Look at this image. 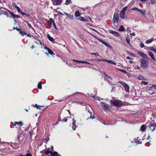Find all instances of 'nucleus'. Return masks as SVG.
<instances>
[{"label": "nucleus", "instance_id": "f257e3e1", "mask_svg": "<svg viewBox=\"0 0 156 156\" xmlns=\"http://www.w3.org/2000/svg\"><path fill=\"white\" fill-rule=\"evenodd\" d=\"M132 5V2L130 3L127 5L123 7L119 13L120 17L122 20H124L125 17V12L128 7H131Z\"/></svg>", "mask_w": 156, "mask_h": 156}, {"label": "nucleus", "instance_id": "f03ea898", "mask_svg": "<svg viewBox=\"0 0 156 156\" xmlns=\"http://www.w3.org/2000/svg\"><path fill=\"white\" fill-rule=\"evenodd\" d=\"M140 66L141 67L144 69H146L148 68L149 62L146 60L141 58L140 59Z\"/></svg>", "mask_w": 156, "mask_h": 156}, {"label": "nucleus", "instance_id": "7ed1b4c3", "mask_svg": "<svg viewBox=\"0 0 156 156\" xmlns=\"http://www.w3.org/2000/svg\"><path fill=\"white\" fill-rule=\"evenodd\" d=\"M111 104H112L114 106L120 107L122 105V102L119 100H110L109 101Z\"/></svg>", "mask_w": 156, "mask_h": 156}, {"label": "nucleus", "instance_id": "20e7f679", "mask_svg": "<svg viewBox=\"0 0 156 156\" xmlns=\"http://www.w3.org/2000/svg\"><path fill=\"white\" fill-rule=\"evenodd\" d=\"M100 105L102 108L106 110H109L112 108V106L111 105L102 102H101Z\"/></svg>", "mask_w": 156, "mask_h": 156}, {"label": "nucleus", "instance_id": "39448f33", "mask_svg": "<svg viewBox=\"0 0 156 156\" xmlns=\"http://www.w3.org/2000/svg\"><path fill=\"white\" fill-rule=\"evenodd\" d=\"M152 120L151 121L150 125L148 127L149 128H151L152 127H155L156 126V118L153 117V119L151 118Z\"/></svg>", "mask_w": 156, "mask_h": 156}, {"label": "nucleus", "instance_id": "423d86ee", "mask_svg": "<svg viewBox=\"0 0 156 156\" xmlns=\"http://www.w3.org/2000/svg\"><path fill=\"white\" fill-rule=\"evenodd\" d=\"M119 18L118 13L114 14L113 17V21L114 24L118 23L119 22Z\"/></svg>", "mask_w": 156, "mask_h": 156}, {"label": "nucleus", "instance_id": "0eeeda50", "mask_svg": "<svg viewBox=\"0 0 156 156\" xmlns=\"http://www.w3.org/2000/svg\"><path fill=\"white\" fill-rule=\"evenodd\" d=\"M119 83H120L124 87L125 90L126 92H129V87L128 84L121 81H119Z\"/></svg>", "mask_w": 156, "mask_h": 156}, {"label": "nucleus", "instance_id": "6e6552de", "mask_svg": "<svg viewBox=\"0 0 156 156\" xmlns=\"http://www.w3.org/2000/svg\"><path fill=\"white\" fill-rule=\"evenodd\" d=\"M53 4L54 5H57L61 4L62 2V0H51Z\"/></svg>", "mask_w": 156, "mask_h": 156}, {"label": "nucleus", "instance_id": "1a4fd4ad", "mask_svg": "<svg viewBox=\"0 0 156 156\" xmlns=\"http://www.w3.org/2000/svg\"><path fill=\"white\" fill-rule=\"evenodd\" d=\"M44 49L47 50V51H48V53H47L46 52L45 53V54L46 55H48V54H50L51 55H53L54 54V53L53 52V51L51 50L49 48H47L46 46H44Z\"/></svg>", "mask_w": 156, "mask_h": 156}, {"label": "nucleus", "instance_id": "9d476101", "mask_svg": "<svg viewBox=\"0 0 156 156\" xmlns=\"http://www.w3.org/2000/svg\"><path fill=\"white\" fill-rule=\"evenodd\" d=\"M109 31L110 33L113 34L114 36H115L118 37H119L120 36L118 32L115 31L110 30H109Z\"/></svg>", "mask_w": 156, "mask_h": 156}, {"label": "nucleus", "instance_id": "9b49d317", "mask_svg": "<svg viewBox=\"0 0 156 156\" xmlns=\"http://www.w3.org/2000/svg\"><path fill=\"white\" fill-rule=\"evenodd\" d=\"M137 53L144 58H147V55L141 51H138L137 52Z\"/></svg>", "mask_w": 156, "mask_h": 156}, {"label": "nucleus", "instance_id": "f8f14e48", "mask_svg": "<svg viewBox=\"0 0 156 156\" xmlns=\"http://www.w3.org/2000/svg\"><path fill=\"white\" fill-rule=\"evenodd\" d=\"M138 11L140 12L142 16H144L145 15L146 11L145 9H143L141 10L139 9H138Z\"/></svg>", "mask_w": 156, "mask_h": 156}, {"label": "nucleus", "instance_id": "ddd939ff", "mask_svg": "<svg viewBox=\"0 0 156 156\" xmlns=\"http://www.w3.org/2000/svg\"><path fill=\"white\" fill-rule=\"evenodd\" d=\"M148 53L149 55L151 57V58L154 61H156V59L153 53L151 51H148Z\"/></svg>", "mask_w": 156, "mask_h": 156}, {"label": "nucleus", "instance_id": "4468645a", "mask_svg": "<svg viewBox=\"0 0 156 156\" xmlns=\"http://www.w3.org/2000/svg\"><path fill=\"white\" fill-rule=\"evenodd\" d=\"M146 127L147 126L146 125H143L141 126L140 130L141 131H144L146 129Z\"/></svg>", "mask_w": 156, "mask_h": 156}, {"label": "nucleus", "instance_id": "2eb2a0df", "mask_svg": "<svg viewBox=\"0 0 156 156\" xmlns=\"http://www.w3.org/2000/svg\"><path fill=\"white\" fill-rule=\"evenodd\" d=\"M54 21L52 18H50L49 20L47 22L48 24L50 26H51L52 24L54 23Z\"/></svg>", "mask_w": 156, "mask_h": 156}, {"label": "nucleus", "instance_id": "dca6fc26", "mask_svg": "<svg viewBox=\"0 0 156 156\" xmlns=\"http://www.w3.org/2000/svg\"><path fill=\"white\" fill-rule=\"evenodd\" d=\"M100 41L103 44H104L106 46L109 47H110V45L108 43L106 42L103 41V40H100Z\"/></svg>", "mask_w": 156, "mask_h": 156}, {"label": "nucleus", "instance_id": "f3484780", "mask_svg": "<svg viewBox=\"0 0 156 156\" xmlns=\"http://www.w3.org/2000/svg\"><path fill=\"white\" fill-rule=\"evenodd\" d=\"M78 19L80 21H87V20L84 17L80 16L78 18Z\"/></svg>", "mask_w": 156, "mask_h": 156}, {"label": "nucleus", "instance_id": "a211bd4d", "mask_svg": "<svg viewBox=\"0 0 156 156\" xmlns=\"http://www.w3.org/2000/svg\"><path fill=\"white\" fill-rule=\"evenodd\" d=\"M73 60L74 61L76 62H81L82 63H87V64H90V63H89V62H87L86 61H78L77 60H74V59H73Z\"/></svg>", "mask_w": 156, "mask_h": 156}, {"label": "nucleus", "instance_id": "6ab92c4d", "mask_svg": "<svg viewBox=\"0 0 156 156\" xmlns=\"http://www.w3.org/2000/svg\"><path fill=\"white\" fill-rule=\"evenodd\" d=\"M17 124L19 125H20L21 126H22L23 125V123L21 122H15L14 123V126H13V127H12V128L14 127V126H16Z\"/></svg>", "mask_w": 156, "mask_h": 156}, {"label": "nucleus", "instance_id": "aec40b11", "mask_svg": "<svg viewBox=\"0 0 156 156\" xmlns=\"http://www.w3.org/2000/svg\"><path fill=\"white\" fill-rule=\"evenodd\" d=\"M105 75L106 76L105 77V79L108 82V83H109L110 81V80H112L111 77L108 76L106 74H105Z\"/></svg>", "mask_w": 156, "mask_h": 156}, {"label": "nucleus", "instance_id": "412c9836", "mask_svg": "<svg viewBox=\"0 0 156 156\" xmlns=\"http://www.w3.org/2000/svg\"><path fill=\"white\" fill-rule=\"evenodd\" d=\"M47 36L48 37V39L51 41L53 42L54 41V39L51 37L49 34H47Z\"/></svg>", "mask_w": 156, "mask_h": 156}, {"label": "nucleus", "instance_id": "4be33fe9", "mask_svg": "<svg viewBox=\"0 0 156 156\" xmlns=\"http://www.w3.org/2000/svg\"><path fill=\"white\" fill-rule=\"evenodd\" d=\"M51 154L52 156H58V154L57 152L54 151L53 152H51Z\"/></svg>", "mask_w": 156, "mask_h": 156}, {"label": "nucleus", "instance_id": "5701e85b", "mask_svg": "<svg viewBox=\"0 0 156 156\" xmlns=\"http://www.w3.org/2000/svg\"><path fill=\"white\" fill-rule=\"evenodd\" d=\"M148 49L149 50H151L156 52V48H155L153 46L148 47Z\"/></svg>", "mask_w": 156, "mask_h": 156}, {"label": "nucleus", "instance_id": "b1692460", "mask_svg": "<svg viewBox=\"0 0 156 156\" xmlns=\"http://www.w3.org/2000/svg\"><path fill=\"white\" fill-rule=\"evenodd\" d=\"M154 40L153 38H151V39H149L146 41V43L147 44H149L151 43Z\"/></svg>", "mask_w": 156, "mask_h": 156}, {"label": "nucleus", "instance_id": "393cba45", "mask_svg": "<svg viewBox=\"0 0 156 156\" xmlns=\"http://www.w3.org/2000/svg\"><path fill=\"white\" fill-rule=\"evenodd\" d=\"M119 30L121 31H124V27L122 25H121L119 29Z\"/></svg>", "mask_w": 156, "mask_h": 156}, {"label": "nucleus", "instance_id": "a878e982", "mask_svg": "<svg viewBox=\"0 0 156 156\" xmlns=\"http://www.w3.org/2000/svg\"><path fill=\"white\" fill-rule=\"evenodd\" d=\"M80 13L78 11H76L75 12V16L76 17L80 16Z\"/></svg>", "mask_w": 156, "mask_h": 156}, {"label": "nucleus", "instance_id": "bb28decb", "mask_svg": "<svg viewBox=\"0 0 156 156\" xmlns=\"http://www.w3.org/2000/svg\"><path fill=\"white\" fill-rule=\"evenodd\" d=\"M138 79L140 80H146V78H145L143 76L139 75L138 77Z\"/></svg>", "mask_w": 156, "mask_h": 156}, {"label": "nucleus", "instance_id": "cd10ccee", "mask_svg": "<svg viewBox=\"0 0 156 156\" xmlns=\"http://www.w3.org/2000/svg\"><path fill=\"white\" fill-rule=\"evenodd\" d=\"M22 15H25L27 17H29L30 16V14L27 13H25L23 12L22 13Z\"/></svg>", "mask_w": 156, "mask_h": 156}, {"label": "nucleus", "instance_id": "c85d7f7f", "mask_svg": "<svg viewBox=\"0 0 156 156\" xmlns=\"http://www.w3.org/2000/svg\"><path fill=\"white\" fill-rule=\"evenodd\" d=\"M119 71L123 73H124L125 74H127V73H128L126 71L122 69H119Z\"/></svg>", "mask_w": 156, "mask_h": 156}, {"label": "nucleus", "instance_id": "c756f323", "mask_svg": "<svg viewBox=\"0 0 156 156\" xmlns=\"http://www.w3.org/2000/svg\"><path fill=\"white\" fill-rule=\"evenodd\" d=\"M108 63L114 65H115L116 64L114 62H113L111 60H108Z\"/></svg>", "mask_w": 156, "mask_h": 156}, {"label": "nucleus", "instance_id": "7c9ffc66", "mask_svg": "<svg viewBox=\"0 0 156 156\" xmlns=\"http://www.w3.org/2000/svg\"><path fill=\"white\" fill-rule=\"evenodd\" d=\"M37 88L39 89H41L42 87H41V84L40 83H39L38 84V86H37Z\"/></svg>", "mask_w": 156, "mask_h": 156}, {"label": "nucleus", "instance_id": "2f4dec72", "mask_svg": "<svg viewBox=\"0 0 156 156\" xmlns=\"http://www.w3.org/2000/svg\"><path fill=\"white\" fill-rule=\"evenodd\" d=\"M141 84L144 85H147L148 84V82H145L144 81H142L141 82Z\"/></svg>", "mask_w": 156, "mask_h": 156}, {"label": "nucleus", "instance_id": "473e14b6", "mask_svg": "<svg viewBox=\"0 0 156 156\" xmlns=\"http://www.w3.org/2000/svg\"><path fill=\"white\" fill-rule=\"evenodd\" d=\"M18 11L19 12H20L21 14L22 15V13L23 12H22V10H21L20 9V8L18 7V8H16Z\"/></svg>", "mask_w": 156, "mask_h": 156}, {"label": "nucleus", "instance_id": "72a5a7b5", "mask_svg": "<svg viewBox=\"0 0 156 156\" xmlns=\"http://www.w3.org/2000/svg\"><path fill=\"white\" fill-rule=\"evenodd\" d=\"M20 34H21L22 36H24L25 34H26V33L25 32L22 31L21 30H20Z\"/></svg>", "mask_w": 156, "mask_h": 156}, {"label": "nucleus", "instance_id": "f704fd0d", "mask_svg": "<svg viewBox=\"0 0 156 156\" xmlns=\"http://www.w3.org/2000/svg\"><path fill=\"white\" fill-rule=\"evenodd\" d=\"M150 89H154L156 90V85H153L151 87H150Z\"/></svg>", "mask_w": 156, "mask_h": 156}, {"label": "nucleus", "instance_id": "c9c22d12", "mask_svg": "<svg viewBox=\"0 0 156 156\" xmlns=\"http://www.w3.org/2000/svg\"><path fill=\"white\" fill-rule=\"evenodd\" d=\"M126 38L127 42L130 45H131V44L129 43V42L130 41L129 38H128L127 37H126Z\"/></svg>", "mask_w": 156, "mask_h": 156}, {"label": "nucleus", "instance_id": "e433bc0d", "mask_svg": "<svg viewBox=\"0 0 156 156\" xmlns=\"http://www.w3.org/2000/svg\"><path fill=\"white\" fill-rule=\"evenodd\" d=\"M27 154H26L25 156H32L31 154L29 153V151L28 150L27 151Z\"/></svg>", "mask_w": 156, "mask_h": 156}, {"label": "nucleus", "instance_id": "4c0bfd02", "mask_svg": "<svg viewBox=\"0 0 156 156\" xmlns=\"http://www.w3.org/2000/svg\"><path fill=\"white\" fill-rule=\"evenodd\" d=\"M71 2L70 0H66L65 4L66 5H68Z\"/></svg>", "mask_w": 156, "mask_h": 156}, {"label": "nucleus", "instance_id": "58836bf2", "mask_svg": "<svg viewBox=\"0 0 156 156\" xmlns=\"http://www.w3.org/2000/svg\"><path fill=\"white\" fill-rule=\"evenodd\" d=\"M90 108H91V107L90 106H89L88 107H87V108H86V109H87L88 110V112L89 113H90V114L91 115V113L90 112V110L89 109Z\"/></svg>", "mask_w": 156, "mask_h": 156}, {"label": "nucleus", "instance_id": "ea45409f", "mask_svg": "<svg viewBox=\"0 0 156 156\" xmlns=\"http://www.w3.org/2000/svg\"><path fill=\"white\" fill-rule=\"evenodd\" d=\"M90 54L91 55H94L95 56L99 55V54L98 53H91Z\"/></svg>", "mask_w": 156, "mask_h": 156}, {"label": "nucleus", "instance_id": "a19ab883", "mask_svg": "<svg viewBox=\"0 0 156 156\" xmlns=\"http://www.w3.org/2000/svg\"><path fill=\"white\" fill-rule=\"evenodd\" d=\"M67 16L70 19H72L73 18V15H70L69 14H68V15H67Z\"/></svg>", "mask_w": 156, "mask_h": 156}, {"label": "nucleus", "instance_id": "79ce46f5", "mask_svg": "<svg viewBox=\"0 0 156 156\" xmlns=\"http://www.w3.org/2000/svg\"><path fill=\"white\" fill-rule=\"evenodd\" d=\"M151 4H153L156 3V1L154 0H150Z\"/></svg>", "mask_w": 156, "mask_h": 156}, {"label": "nucleus", "instance_id": "37998d69", "mask_svg": "<svg viewBox=\"0 0 156 156\" xmlns=\"http://www.w3.org/2000/svg\"><path fill=\"white\" fill-rule=\"evenodd\" d=\"M36 43L38 44H41V43L40 41L39 40H37V41L36 42Z\"/></svg>", "mask_w": 156, "mask_h": 156}, {"label": "nucleus", "instance_id": "c03bdc74", "mask_svg": "<svg viewBox=\"0 0 156 156\" xmlns=\"http://www.w3.org/2000/svg\"><path fill=\"white\" fill-rule=\"evenodd\" d=\"M12 17L13 18H20V17L19 15L14 14Z\"/></svg>", "mask_w": 156, "mask_h": 156}, {"label": "nucleus", "instance_id": "a18cd8bd", "mask_svg": "<svg viewBox=\"0 0 156 156\" xmlns=\"http://www.w3.org/2000/svg\"><path fill=\"white\" fill-rule=\"evenodd\" d=\"M26 23H27V25L28 26V27H29V28H30L32 29H33V27H32V26L30 24H29V23H27V22H26Z\"/></svg>", "mask_w": 156, "mask_h": 156}, {"label": "nucleus", "instance_id": "49530a36", "mask_svg": "<svg viewBox=\"0 0 156 156\" xmlns=\"http://www.w3.org/2000/svg\"><path fill=\"white\" fill-rule=\"evenodd\" d=\"M12 5L16 9L18 7V6L16 5V4L15 3H12Z\"/></svg>", "mask_w": 156, "mask_h": 156}, {"label": "nucleus", "instance_id": "de8ad7c7", "mask_svg": "<svg viewBox=\"0 0 156 156\" xmlns=\"http://www.w3.org/2000/svg\"><path fill=\"white\" fill-rule=\"evenodd\" d=\"M94 98L97 100H100V98H101L100 97H96V98H95V96H94ZM101 100L103 99V98H101Z\"/></svg>", "mask_w": 156, "mask_h": 156}, {"label": "nucleus", "instance_id": "09e8293b", "mask_svg": "<svg viewBox=\"0 0 156 156\" xmlns=\"http://www.w3.org/2000/svg\"><path fill=\"white\" fill-rule=\"evenodd\" d=\"M139 9L136 8V7H134V8H133L131 9V10H136L137 11H138V9Z\"/></svg>", "mask_w": 156, "mask_h": 156}, {"label": "nucleus", "instance_id": "8fccbe9b", "mask_svg": "<svg viewBox=\"0 0 156 156\" xmlns=\"http://www.w3.org/2000/svg\"><path fill=\"white\" fill-rule=\"evenodd\" d=\"M54 28H55V29H57V27H56V26L55 23H54L53 24H52Z\"/></svg>", "mask_w": 156, "mask_h": 156}, {"label": "nucleus", "instance_id": "3c124183", "mask_svg": "<svg viewBox=\"0 0 156 156\" xmlns=\"http://www.w3.org/2000/svg\"><path fill=\"white\" fill-rule=\"evenodd\" d=\"M13 29L14 30L16 29V30H17L18 31H20V29L17 27H13Z\"/></svg>", "mask_w": 156, "mask_h": 156}, {"label": "nucleus", "instance_id": "603ef678", "mask_svg": "<svg viewBox=\"0 0 156 156\" xmlns=\"http://www.w3.org/2000/svg\"><path fill=\"white\" fill-rule=\"evenodd\" d=\"M51 152H50V151H46L45 152V153L46 154H49V153L51 154Z\"/></svg>", "mask_w": 156, "mask_h": 156}, {"label": "nucleus", "instance_id": "864d4df0", "mask_svg": "<svg viewBox=\"0 0 156 156\" xmlns=\"http://www.w3.org/2000/svg\"><path fill=\"white\" fill-rule=\"evenodd\" d=\"M140 46L141 47L143 48L144 46V44L143 43H141Z\"/></svg>", "mask_w": 156, "mask_h": 156}, {"label": "nucleus", "instance_id": "5fc2aeb1", "mask_svg": "<svg viewBox=\"0 0 156 156\" xmlns=\"http://www.w3.org/2000/svg\"><path fill=\"white\" fill-rule=\"evenodd\" d=\"M108 60L106 59H102V61H105V62H108Z\"/></svg>", "mask_w": 156, "mask_h": 156}, {"label": "nucleus", "instance_id": "6e6d98bb", "mask_svg": "<svg viewBox=\"0 0 156 156\" xmlns=\"http://www.w3.org/2000/svg\"><path fill=\"white\" fill-rule=\"evenodd\" d=\"M135 34L134 33H131L130 34V35L131 36H135Z\"/></svg>", "mask_w": 156, "mask_h": 156}, {"label": "nucleus", "instance_id": "4d7b16f0", "mask_svg": "<svg viewBox=\"0 0 156 156\" xmlns=\"http://www.w3.org/2000/svg\"><path fill=\"white\" fill-rule=\"evenodd\" d=\"M127 30L129 32H131V31L130 28V27H128L127 28Z\"/></svg>", "mask_w": 156, "mask_h": 156}, {"label": "nucleus", "instance_id": "13d9d810", "mask_svg": "<svg viewBox=\"0 0 156 156\" xmlns=\"http://www.w3.org/2000/svg\"><path fill=\"white\" fill-rule=\"evenodd\" d=\"M126 58H127L128 59H131V60L133 59L130 57H129V56L127 57H126Z\"/></svg>", "mask_w": 156, "mask_h": 156}, {"label": "nucleus", "instance_id": "bf43d9fd", "mask_svg": "<svg viewBox=\"0 0 156 156\" xmlns=\"http://www.w3.org/2000/svg\"><path fill=\"white\" fill-rule=\"evenodd\" d=\"M26 34L27 37H31V35L30 34Z\"/></svg>", "mask_w": 156, "mask_h": 156}, {"label": "nucleus", "instance_id": "052dcab7", "mask_svg": "<svg viewBox=\"0 0 156 156\" xmlns=\"http://www.w3.org/2000/svg\"><path fill=\"white\" fill-rule=\"evenodd\" d=\"M154 127H153L152 128V129L150 128V129L151 130V131H153L154 130H155V128Z\"/></svg>", "mask_w": 156, "mask_h": 156}, {"label": "nucleus", "instance_id": "680f3d73", "mask_svg": "<svg viewBox=\"0 0 156 156\" xmlns=\"http://www.w3.org/2000/svg\"><path fill=\"white\" fill-rule=\"evenodd\" d=\"M67 121V119H63L62 120V122H66V121Z\"/></svg>", "mask_w": 156, "mask_h": 156}, {"label": "nucleus", "instance_id": "e2e57ef3", "mask_svg": "<svg viewBox=\"0 0 156 156\" xmlns=\"http://www.w3.org/2000/svg\"><path fill=\"white\" fill-rule=\"evenodd\" d=\"M90 119H94L95 118H94V116H91L90 117Z\"/></svg>", "mask_w": 156, "mask_h": 156}, {"label": "nucleus", "instance_id": "0e129e2a", "mask_svg": "<svg viewBox=\"0 0 156 156\" xmlns=\"http://www.w3.org/2000/svg\"><path fill=\"white\" fill-rule=\"evenodd\" d=\"M75 123H76L75 122V121L74 120L73 121V126L75 125Z\"/></svg>", "mask_w": 156, "mask_h": 156}, {"label": "nucleus", "instance_id": "69168bd1", "mask_svg": "<svg viewBox=\"0 0 156 156\" xmlns=\"http://www.w3.org/2000/svg\"><path fill=\"white\" fill-rule=\"evenodd\" d=\"M97 60L98 61V62H100V61H102V59H97Z\"/></svg>", "mask_w": 156, "mask_h": 156}, {"label": "nucleus", "instance_id": "338daca9", "mask_svg": "<svg viewBox=\"0 0 156 156\" xmlns=\"http://www.w3.org/2000/svg\"><path fill=\"white\" fill-rule=\"evenodd\" d=\"M35 107H36L37 109H38V106H37V104L35 105Z\"/></svg>", "mask_w": 156, "mask_h": 156}, {"label": "nucleus", "instance_id": "774afa93", "mask_svg": "<svg viewBox=\"0 0 156 156\" xmlns=\"http://www.w3.org/2000/svg\"><path fill=\"white\" fill-rule=\"evenodd\" d=\"M129 62L130 63V64H132L133 63V61H129Z\"/></svg>", "mask_w": 156, "mask_h": 156}]
</instances>
